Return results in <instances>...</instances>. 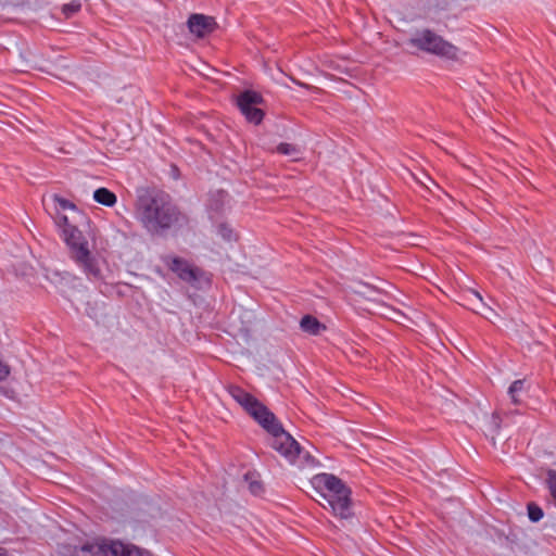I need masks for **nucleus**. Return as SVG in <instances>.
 <instances>
[{"label": "nucleus", "mask_w": 556, "mask_h": 556, "mask_svg": "<svg viewBox=\"0 0 556 556\" xmlns=\"http://www.w3.org/2000/svg\"><path fill=\"white\" fill-rule=\"evenodd\" d=\"M312 485L326 502L324 508H329L332 514L341 519L352 517L351 490L338 477L331 473H318L312 478Z\"/></svg>", "instance_id": "obj_4"}, {"label": "nucleus", "mask_w": 556, "mask_h": 556, "mask_svg": "<svg viewBox=\"0 0 556 556\" xmlns=\"http://www.w3.org/2000/svg\"><path fill=\"white\" fill-rule=\"evenodd\" d=\"M55 224L62 230V237L68 247L71 260L90 280L102 278L100 264L96 255L92 254L87 239L83 232L70 223L66 215L58 213Z\"/></svg>", "instance_id": "obj_3"}, {"label": "nucleus", "mask_w": 556, "mask_h": 556, "mask_svg": "<svg viewBox=\"0 0 556 556\" xmlns=\"http://www.w3.org/2000/svg\"><path fill=\"white\" fill-rule=\"evenodd\" d=\"M219 233L225 240H232L236 238L233 231L226 225H220L219 227Z\"/></svg>", "instance_id": "obj_19"}, {"label": "nucleus", "mask_w": 556, "mask_h": 556, "mask_svg": "<svg viewBox=\"0 0 556 556\" xmlns=\"http://www.w3.org/2000/svg\"><path fill=\"white\" fill-rule=\"evenodd\" d=\"M165 264L185 281L191 282L197 279L195 269L185 260L177 256L164 257Z\"/></svg>", "instance_id": "obj_9"}, {"label": "nucleus", "mask_w": 556, "mask_h": 556, "mask_svg": "<svg viewBox=\"0 0 556 556\" xmlns=\"http://www.w3.org/2000/svg\"><path fill=\"white\" fill-rule=\"evenodd\" d=\"M525 391V381L523 380H515L510 387L508 388V395L511 400V403L515 405H519L521 403V394Z\"/></svg>", "instance_id": "obj_12"}, {"label": "nucleus", "mask_w": 556, "mask_h": 556, "mask_svg": "<svg viewBox=\"0 0 556 556\" xmlns=\"http://www.w3.org/2000/svg\"><path fill=\"white\" fill-rule=\"evenodd\" d=\"M68 556H148V552L121 541L97 538L76 546Z\"/></svg>", "instance_id": "obj_5"}, {"label": "nucleus", "mask_w": 556, "mask_h": 556, "mask_svg": "<svg viewBox=\"0 0 556 556\" xmlns=\"http://www.w3.org/2000/svg\"><path fill=\"white\" fill-rule=\"evenodd\" d=\"M547 488L549 490V493L553 497V500L556 502V471L555 470H548L547 471Z\"/></svg>", "instance_id": "obj_16"}, {"label": "nucleus", "mask_w": 556, "mask_h": 556, "mask_svg": "<svg viewBox=\"0 0 556 556\" xmlns=\"http://www.w3.org/2000/svg\"><path fill=\"white\" fill-rule=\"evenodd\" d=\"M470 293H471L476 299H478L480 302H482V296H481V294H480L478 291H476V290H471V291H470Z\"/></svg>", "instance_id": "obj_21"}, {"label": "nucleus", "mask_w": 556, "mask_h": 556, "mask_svg": "<svg viewBox=\"0 0 556 556\" xmlns=\"http://www.w3.org/2000/svg\"><path fill=\"white\" fill-rule=\"evenodd\" d=\"M262 100L261 94L252 90L243 91L238 97L237 104L250 123L260 124L262 122L264 113L261 109L256 108Z\"/></svg>", "instance_id": "obj_7"}, {"label": "nucleus", "mask_w": 556, "mask_h": 556, "mask_svg": "<svg viewBox=\"0 0 556 556\" xmlns=\"http://www.w3.org/2000/svg\"><path fill=\"white\" fill-rule=\"evenodd\" d=\"M187 24L190 33L198 38L208 36L217 27V23L214 17L199 13L191 14Z\"/></svg>", "instance_id": "obj_8"}, {"label": "nucleus", "mask_w": 556, "mask_h": 556, "mask_svg": "<svg viewBox=\"0 0 556 556\" xmlns=\"http://www.w3.org/2000/svg\"><path fill=\"white\" fill-rule=\"evenodd\" d=\"M300 327L304 332L313 336H317L326 329V326L312 315L304 316L300 321Z\"/></svg>", "instance_id": "obj_10"}, {"label": "nucleus", "mask_w": 556, "mask_h": 556, "mask_svg": "<svg viewBox=\"0 0 556 556\" xmlns=\"http://www.w3.org/2000/svg\"><path fill=\"white\" fill-rule=\"evenodd\" d=\"M244 480L245 482L249 484V490L252 494L254 495H258L262 493L263 491V485L261 483V481H258L256 479V476L255 473L253 472H248L244 475Z\"/></svg>", "instance_id": "obj_14"}, {"label": "nucleus", "mask_w": 556, "mask_h": 556, "mask_svg": "<svg viewBox=\"0 0 556 556\" xmlns=\"http://www.w3.org/2000/svg\"><path fill=\"white\" fill-rule=\"evenodd\" d=\"M10 375V367L0 359V381H3Z\"/></svg>", "instance_id": "obj_20"}, {"label": "nucleus", "mask_w": 556, "mask_h": 556, "mask_svg": "<svg viewBox=\"0 0 556 556\" xmlns=\"http://www.w3.org/2000/svg\"><path fill=\"white\" fill-rule=\"evenodd\" d=\"M276 150L279 154L290 156L293 161H298L300 159L301 151L294 144L282 142L277 146Z\"/></svg>", "instance_id": "obj_13"}, {"label": "nucleus", "mask_w": 556, "mask_h": 556, "mask_svg": "<svg viewBox=\"0 0 556 556\" xmlns=\"http://www.w3.org/2000/svg\"><path fill=\"white\" fill-rule=\"evenodd\" d=\"M228 392L262 428L273 435L270 446L287 462L300 468L315 466V458L301 448L300 444L282 429L275 415L255 396L237 386H230Z\"/></svg>", "instance_id": "obj_1"}, {"label": "nucleus", "mask_w": 556, "mask_h": 556, "mask_svg": "<svg viewBox=\"0 0 556 556\" xmlns=\"http://www.w3.org/2000/svg\"><path fill=\"white\" fill-rule=\"evenodd\" d=\"M0 556H5V553L2 548H0Z\"/></svg>", "instance_id": "obj_22"}, {"label": "nucleus", "mask_w": 556, "mask_h": 556, "mask_svg": "<svg viewBox=\"0 0 556 556\" xmlns=\"http://www.w3.org/2000/svg\"><path fill=\"white\" fill-rule=\"evenodd\" d=\"M54 201H55V203L58 204V206H59L61 210H63V211H65V210H72V211H74V212H77V208H76L75 204H73L72 202H70V201H67V200H65V199H63V198H60V197L55 195V197H54Z\"/></svg>", "instance_id": "obj_18"}, {"label": "nucleus", "mask_w": 556, "mask_h": 556, "mask_svg": "<svg viewBox=\"0 0 556 556\" xmlns=\"http://www.w3.org/2000/svg\"><path fill=\"white\" fill-rule=\"evenodd\" d=\"M136 216L152 235H162L166 230L181 228L188 223L187 216L164 195L140 197Z\"/></svg>", "instance_id": "obj_2"}, {"label": "nucleus", "mask_w": 556, "mask_h": 556, "mask_svg": "<svg viewBox=\"0 0 556 556\" xmlns=\"http://www.w3.org/2000/svg\"><path fill=\"white\" fill-rule=\"evenodd\" d=\"M528 516L531 521L538 522L543 518V510L538 505L530 503L528 505Z\"/></svg>", "instance_id": "obj_15"}, {"label": "nucleus", "mask_w": 556, "mask_h": 556, "mask_svg": "<svg viewBox=\"0 0 556 556\" xmlns=\"http://www.w3.org/2000/svg\"><path fill=\"white\" fill-rule=\"evenodd\" d=\"M80 10V3L79 2H71L66 3L62 7V12L68 17L75 13H77Z\"/></svg>", "instance_id": "obj_17"}, {"label": "nucleus", "mask_w": 556, "mask_h": 556, "mask_svg": "<svg viewBox=\"0 0 556 556\" xmlns=\"http://www.w3.org/2000/svg\"><path fill=\"white\" fill-rule=\"evenodd\" d=\"M407 43L422 52L451 61H459L464 54L456 46L430 29L416 30Z\"/></svg>", "instance_id": "obj_6"}, {"label": "nucleus", "mask_w": 556, "mask_h": 556, "mask_svg": "<svg viewBox=\"0 0 556 556\" xmlns=\"http://www.w3.org/2000/svg\"><path fill=\"white\" fill-rule=\"evenodd\" d=\"M93 199L96 202L105 205L113 206L116 203V195L106 188H99L93 192Z\"/></svg>", "instance_id": "obj_11"}]
</instances>
